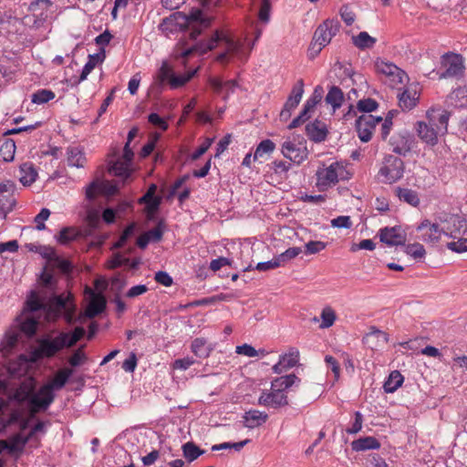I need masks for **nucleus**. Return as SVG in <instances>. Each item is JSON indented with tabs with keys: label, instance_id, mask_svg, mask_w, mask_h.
<instances>
[{
	"label": "nucleus",
	"instance_id": "44",
	"mask_svg": "<svg viewBox=\"0 0 467 467\" xmlns=\"http://www.w3.org/2000/svg\"><path fill=\"white\" fill-rule=\"evenodd\" d=\"M275 148V144L269 139L262 140L256 147L254 153V161H257L265 155L271 154Z\"/></svg>",
	"mask_w": 467,
	"mask_h": 467
},
{
	"label": "nucleus",
	"instance_id": "28",
	"mask_svg": "<svg viewBox=\"0 0 467 467\" xmlns=\"http://www.w3.org/2000/svg\"><path fill=\"white\" fill-rule=\"evenodd\" d=\"M400 107L403 110L412 109L419 100V94L416 89L407 88L398 95Z\"/></svg>",
	"mask_w": 467,
	"mask_h": 467
},
{
	"label": "nucleus",
	"instance_id": "42",
	"mask_svg": "<svg viewBox=\"0 0 467 467\" xmlns=\"http://www.w3.org/2000/svg\"><path fill=\"white\" fill-rule=\"evenodd\" d=\"M207 341L203 337H196L192 342V351L194 353L195 356L199 358H207L209 357L211 351L213 350L212 348H209L206 346Z\"/></svg>",
	"mask_w": 467,
	"mask_h": 467
},
{
	"label": "nucleus",
	"instance_id": "55",
	"mask_svg": "<svg viewBox=\"0 0 467 467\" xmlns=\"http://www.w3.org/2000/svg\"><path fill=\"white\" fill-rule=\"evenodd\" d=\"M86 331L82 327H77L72 333H67V337H66L67 348L73 347L78 340H80Z\"/></svg>",
	"mask_w": 467,
	"mask_h": 467
},
{
	"label": "nucleus",
	"instance_id": "30",
	"mask_svg": "<svg viewBox=\"0 0 467 467\" xmlns=\"http://www.w3.org/2000/svg\"><path fill=\"white\" fill-rule=\"evenodd\" d=\"M67 163L77 168L84 167L86 163L85 153L79 147L70 146L67 149Z\"/></svg>",
	"mask_w": 467,
	"mask_h": 467
},
{
	"label": "nucleus",
	"instance_id": "35",
	"mask_svg": "<svg viewBox=\"0 0 467 467\" xmlns=\"http://www.w3.org/2000/svg\"><path fill=\"white\" fill-rule=\"evenodd\" d=\"M376 42L377 39L375 37L370 36L365 31H362L357 36H352L353 45L361 50L373 47Z\"/></svg>",
	"mask_w": 467,
	"mask_h": 467
},
{
	"label": "nucleus",
	"instance_id": "11",
	"mask_svg": "<svg viewBox=\"0 0 467 467\" xmlns=\"http://www.w3.org/2000/svg\"><path fill=\"white\" fill-rule=\"evenodd\" d=\"M173 17H180L183 20L185 25H192L193 23H198L200 26H208L209 22L202 17V12L201 9L195 8L192 9L189 15H183L182 13H175L173 16L170 17H166L162 20V23L160 25V28L162 30H167L168 25H171L173 23Z\"/></svg>",
	"mask_w": 467,
	"mask_h": 467
},
{
	"label": "nucleus",
	"instance_id": "46",
	"mask_svg": "<svg viewBox=\"0 0 467 467\" xmlns=\"http://www.w3.org/2000/svg\"><path fill=\"white\" fill-rule=\"evenodd\" d=\"M321 324L320 328H328L332 327L337 319L335 310L331 306H326L321 311Z\"/></svg>",
	"mask_w": 467,
	"mask_h": 467
},
{
	"label": "nucleus",
	"instance_id": "13",
	"mask_svg": "<svg viewBox=\"0 0 467 467\" xmlns=\"http://www.w3.org/2000/svg\"><path fill=\"white\" fill-rule=\"evenodd\" d=\"M442 232L452 239L464 236L467 234V220L459 215H451L443 225Z\"/></svg>",
	"mask_w": 467,
	"mask_h": 467
},
{
	"label": "nucleus",
	"instance_id": "63",
	"mask_svg": "<svg viewBox=\"0 0 467 467\" xmlns=\"http://www.w3.org/2000/svg\"><path fill=\"white\" fill-rule=\"evenodd\" d=\"M146 234L149 236L150 242H160L162 239L163 235L162 223L160 222L153 229H150L148 232H146Z\"/></svg>",
	"mask_w": 467,
	"mask_h": 467
},
{
	"label": "nucleus",
	"instance_id": "17",
	"mask_svg": "<svg viewBox=\"0 0 467 467\" xmlns=\"http://www.w3.org/2000/svg\"><path fill=\"white\" fill-rule=\"evenodd\" d=\"M436 123L418 121L416 123V131L420 139L431 146L438 143V135L441 134L439 130L435 127Z\"/></svg>",
	"mask_w": 467,
	"mask_h": 467
},
{
	"label": "nucleus",
	"instance_id": "25",
	"mask_svg": "<svg viewBox=\"0 0 467 467\" xmlns=\"http://www.w3.org/2000/svg\"><path fill=\"white\" fill-rule=\"evenodd\" d=\"M174 76V72L171 67L168 64L167 61H163L161 67L158 69L155 78H154V87L159 90H161L163 86L166 83H169L171 86V78Z\"/></svg>",
	"mask_w": 467,
	"mask_h": 467
},
{
	"label": "nucleus",
	"instance_id": "38",
	"mask_svg": "<svg viewBox=\"0 0 467 467\" xmlns=\"http://www.w3.org/2000/svg\"><path fill=\"white\" fill-rule=\"evenodd\" d=\"M16 153V143L12 139H5L0 144V160L4 161H11L14 160Z\"/></svg>",
	"mask_w": 467,
	"mask_h": 467
},
{
	"label": "nucleus",
	"instance_id": "52",
	"mask_svg": "<svg viewBox=\"0 0 467 467\" xmlns=\"http://www.w3.org/2000/svg\"><path fill=\"white\" fill-rule=\"evenodd\" d=\"M379 107V103L373 99H360L357 103V109L360 112L370 113L376 110Z\"/></svg>",
	"mask_w": 467,
	"mask_h": 467
},
{
	"label": "nucleus",
	"instance_id": "19",
	"mask_svg": "<svg viewBox=\"0 0 467 467\" xmlns=\"http://www.w3.org/2000/svg\"><path fill=\"white\" fill-rule=\"evenodd\" d=\"M427 118L432 123H436L435 127L441 134L447 132L450 112L441 109H431L427 111Z\"/></svg>",
	"mask_w": 467,
	"mask_h": 467
},
{
	"label": "nucleus",
	"instance_id": "60",
	"mask_svg": "<svg viewBox=\"0 0 467 467\" xmlns=\"http://www.w3.org/2000/svg\"><path fill=\"white\" fill-rule=\"evenodd\" d=\"M20 337V332L19 331H9L5 334V340H4V348L6 350H9L13 348L18 342Z\"/></svg>",
	"mask_w": 467,
	"mask_h": 467
},
{
	"label": "nucleus",
	"instance_id": "61",
	"mask_svg": "<svg viewBox=\"0 0 467 467\" xmlns=\"http://www.w3.org/2000/svg\"><path fill=\"white\" fill-rule=\"evenodd\" d=\"M271 2L270 0H262V4L258 13V18L263 23H268L270 20Z\"/></svg>",
	"mask_w": 467,
	"mask_h": 467
},
{
	"label": "nucleus",
	"instance_id": "58",
	"mask_svg": "<svg viewBox=\"0 0 467 467\" xmlns=\"http://www.w3.org/2000/svg\"><path fill=\"white\" fill-rule=\"evenodd\" d=\"M82 348L83 347L78 348L69 358L68 363L70 366L78 367L87 361L88 358Z\"/></svg>",
	"mask_w": 467,
	"mask_h": 467
},
{
	"label": "nucleus",
	"instance_id": "22",
	"mask_svg": "<svg viewBox=\"0 0 467 467\" xmlns=\"http://www.w3.org/2000/svg\"><path fill=\"white\" fill-rule=\"evenodd\" d=\"M106 304L105 296L101 293L96 294L92 292L91 300L85 311L86 316L88 318H93L99 316L105 310Z\"/></svg>",
	"mask_w": 467,
	"mask_h": 467
},
{
	"label": "nucleus",
	"instance_id": "37",
	"mask_svg": "<svg viewBox=\"0 0 467 467\" xmlns=\"http://www.w3.org/2000/svg\"><path fill=\"white\" fill-rule=\"evenodd\" d=\"M37 172L30 163H24L20 166V182L23 185H31L36 179Z\"/></svg>",
	"mask_w": 467,
	"mask_h": 467
},
{
	"label": "nucleus",
	"instance_id": "24",
	"mask_svg": "<svg viewBox=\"0 0 467 467\" xmlns=\"http://www.w3.org/2000/svg\"><path fill=\"white\" fill-rule=\"evenodd\" d=\"M267 419L268 415L265 412L250 410L243 416L244 426L248 429H254L265 423Z\"/></svg>",
	"mask_w": 467,
	"mask_h": 467
},
{
	"label": "nucleus",
	"instance_id": "26",
	"mask_svg": "<svg viewBox=\"0 0 467 467\" xmlns=\"http://www.w3.org/2000/svg\"><path fill=\"white\" fill-rule=\"evenodd\" d=\"M156 191V184H150L147 192L139 201L140 203L147 204V210L149 213L157 212L161 203V197L155 195Z\"/></svg>",
	"mask_w": 467,
	"mask_h": 467
},
{
	"label": "nucleus",
	"instance_id": "48",
	"mask_svg": "<svg viewBox=\"0 0 467 467\" xmlns=\"http://www.w3.org/2000/svg\"><path fill=\"white\" fill-rule=\"evenodd\" d=\"M38 321L34 317H26L19 324V332L26 334L27 337H33L37 329Z\"/></svg>",
	"mask_w": 467,
	"mask_h": 467
},
{
	"label": "nucleus",
	"instance_id": "33",
	"mask_svg": "<svg viewBox=\"0 0 467 467\" xmlns=\"http://www.w3.org/2000/svg\"><path fill=\"white\" fill-rule=\"evenodd\" d=\"M104 57H105L104 54L103 55H100V54L88 55V60L85 64V66L82 69V72H81L78 81L76 82V84H79L82 81H84L88 78L89 73L95 68L97 64L99 62L103 61Z\"/></svg>",
	"mask_w": 467,
	"mask_h": 467
},
{
	"label": "nucleus",
	"instance_id": "6",
	"mask_svg": "<svg viewBox=\"0 0 467 467\" xmlns=\"http://www.w3.org/2000/svg\"><path fill=\"white\" fill-rule=\"evenodd\" d=\"M441 64L445 71L440 75V78H456L463 73V58L459 54L451 52L444 54L441 57Z\"/></svg>",
	"mask_w": 467,
	"mask_h": 467
},
{
	"label": "nucleus",
	"instance_id": "27",
	"mask_svg": "<svg viewBox=\"0 0 467 467\" xmlns=\"http://www.w3.org/2000/svg\"><path fill=\"white\" fill-rule=\"evenodd\" d=\"M380 446V442L375 437L372 436L362 437L351 442V449L354 451L379 450Z\"/></svg>",
	"mask_w": 467,
	"mask_h": 467
},
{
	"label": "nucleus",
	"instance_id": "5",
	"mask_svg": "<svg viewBox=\"0 0 467 467\" xmlns=\"http://www.w3.org/2000/svg\"><path fill=\"white\" fill-rule=\"evenodd\" d=\"M375 67L379 73L385 76V83L392 88H397L400 84H403L408 78L406 72L393 63L377 60Z\"/></svg>",
	"mask_w": 467,
	"mask_h": 467
},
{
	"label": "nucleus",
	"instance_id": "62",
	"mask_svg": "<svg viewBox=\"0 0 467 467\" xmlns=\"http://www.w3.org/2000/svg\"><path fill=\"white\" fill-rule=\"evenodd\" d=\"M331 226L335 228L349 229L352 226L350 216L340 215L331 220Z\"/></svg>",
	"mask_w": 467,
	"mask_h": 467
},
{
	"label": "nucleus",
	"instance_id": "15",
	"mask_svg": "<svg viewBox=\"0 0 467 467\" xmlns=\"http://www.w3.org/2000/svg\"><path fill=\"white\" fill-rule=\"evenodd\" d=\"M258 404L268 408L278 409L286 406L288 404V399L281 389H272L270 392H262L258 399Z\"/></svg>",
	"mask_w": 467,
	"mask_h": 467
},
{
	"label": "nucleus",
	"instance_id": "23",
	"mask_svg": "<svg viewBox=\"0 0 467 467\" xmlns=\"http://www.w3.org/2000/svg\"><path fill=\"white\" fill-rule=\"evenodd\" d=\"M37 395L38 391L34 393L32 389L26 390L20 388L14 393L13 399L18 403H24L27 401L30 405V418H33L36 413L43 411L42 408L37 407L32 402L33 399Z\"/></svg>",
	"mask_w": 467,
	"mask_h": 467
},
{
	"label": "nucleus",
	"instance_id": "59",
	"mask_svg": "<svg viewBox=\"0 0 467 467\" xmlns=\"http://www.w3.org/2000/svg\"><path fill=\"white\" fill-rule=\"evenodd\" d=\"M327 244L322 241H310L305 244L306 254H315L324 250Z\"/></svg>",
	"mask_w": 467,
	"mask_h": 467
},
{
	"label": "nucleus",
	"instance_id": "2",
	"mask_svg": "<svg viewBox=\"0 0 467 467\" xmlns=\"http://www.w3.org/2000/svg\"><path fill=\"white\" fill-rule=\"evenodd\" d=\"M351 173L338 161L332 162L328 166L322 165L316 171V186L320 192L327 191L339 181H348Z\"/></svg>",
	"mask_w": 467,
	"mask_h": 467
},
{
	"label": "nucleus",
	"instance_id": "57",
	"mask_svg": "<svg viewBox=\"0 0 467 467\" xmlns=\"http://www.w3.org/2000/svg\"><path fill=\"white\" fill-rule=\"evenodd\" d=\"M302 253V249L300 247H290L286 249L284 253L277 255L280 263L284 265L285 263L290 261L291 259L296 257Z\"/></svg>",
	"mask_w": 467,
	"mask_h": 467
},
{
	"label": "nucleus",
	"instance_id": "43",
	"mask_svg": "<svg viewBox=\"0 0 467 467\" xmlns=\"http://www.w3.org/2000/svg\"><path fill=\"white\" fill-rule=\"evenodd\" d=\"M80 236L79 231L75 227H64L60 230L57 242L61 244H67Z\"/></svg>",
	"mask_w": 467,
	"mask_h": 467
},
{
	"label": "nucleus",
	"instance_id": "3",
	"mask_svg": "<svg viewBox=\"0 0 467 467\" xmlns=\"http://www.w3.org/2000/svg\"><path fill=\"white\" fill-rule=\"evenodd\" d=\"M404 161L394 155H385L382 165L378 172L379 179L383 183H394L403 177Z\"/></svg>",
	"mask_w": 467,
	"mask_h": 467
},
{
	"label": "nucleus",
	"instance_id": "54",
	"mask_svg": "<svg viewBox=\"0 0 467 467\" xmlns=\"http://www.w3.org/2000/svg\"><path fill=\"white\" fill-rule=\"evenodd\" d=\"M457 241H452L447 244L448 249L456 252V253H462L467 252V237L460 236L456 237Z\"/></svg>",
	"mask_w": 467,
	"mask_h": 467
},
{
	"label": "nucleus",
	"instance_id": "20",
	"mask_svg": "<svg viewBox=\"0 0 467 467\" xmlns=\"http://www.w3.org/2000/svg\"><path fill=\"white\" fill-rule=\"evenodd\" d=\"M306 132L309 140L315 142L324 141L327 136L326 124L317 119L306 124Z\"/></svg>",
	"mask_w": 467,
	"mask_h": 467
},
{
	"label": "nucleus",
	"instance_id": "36",
	"mask_svg": "<svg viewBox=\"0 0 467 467\" xmlns=\"http://www.w3.org/2000/svg\"><path fill=\"white\" fill-rule=\"evenodd\" d=\"M343 101L344 94L342 90L337 86H332L326 96V102L331 105L334 109H337L341 107Z\"/></svg>",
	"mask_w": 467,
	"mask_h": 467
},
{
	"label": "nucleus",
	"instance_id": "18",
	"mask_svg": "<svg viewBox=\"0 0 467 467\" xmlns=\"http://www.w3.org/2000/svg\"><path fill=\"white\" fill-rule=\"evenodd\" d=\"M417 231L421 233V240L426 243H435L441 238L442 227L437 223H431L429 220H423L418 226Z\"/></svg>",
	"mask_w": 467,
	"mask_h": 467
},
{
	"label": "nucleus",
	"instance_id": "9",
	"mask_svg": "<svg viewBox=\"0 0 467 467\" xmlns=\"http://www.w3.org/2000/svg\"><path fill=\"white\" fill-rule=\"evenodd\" d=\"M304 93V81L302 78L298 79L293 87L290 95L288 96L283 109L280 112V119L287 120L291 117L292 110L296 109Z\"/></svg>",
	"mask_w": 467,
	"mask_h": 467
},
{
	"label": "nucleus",
	"instance_id": "53",
	"mask_svg": "<svg viewBox=\"0 0 467 467\" xmlns=\"http://www.w3.org/2000/svg\"><path fill=\"white\" fill-rule=\"evenodd\" d=\"M405 253L414 259H421L425 256L426 251L422 244L414 243L406 246Z\"/></svg>",
	"mask_w": 467,
	"mask_h": 467
},
{
	"label": "nucleus",
	"instance_id": "64",
	"mask_svg": "<svg viewBox=\"0 0 467 467\" xmlns=\"http://www.w3.org/2000/svg\"><path fill=\"white\" fill-rule=\"evenodd\" d=\"M213 142V139L206 138L204 141L195 150V151L191 155L192 161L198 160L202 155H203L211 145Z\"/></svg>",
	"mask_w": 467,
	"mask_h": 467
},
{
	"label": "nucleus",
	"instance_id": "41",
	"mask_svg": "<svg viewBox=\"0 0 467 467\" xmlns=\"http://www.w3.org/2000/svg\"><path fill=\"white\" fill-rule=\"evenodd\" d=\"M183 457L192 462L204 453L203 450H201L194 442L188 441L182 447Z\"/></svg>",
	"mask_w": 467,
	"mask_h": 467
},
{
	"label": "nucleus",
	"instance_id": "7",
	"mask_svg": "<svg viewBox=\"0 0 467 467\" xmlns=\"http://www.w3.org/2000/svg\"><path fill=\"white\" fill-rule=\"evenodd\" d=\"M392 151L400 156H406L414 148L416 141L414 136L408 130L394 133L389 140Z\"/></svg>",
	"mask_w": 467,
	"mask_h": 467
},
{
	"label": "nucleus",
	"instance_id": "32",
	"mask_svg": "<svg viewBox=\"0 0 467 467\" xmlns=\"http://www.w3.org/2000/svg\"><path fill=\"white\" fill-rule=\"evenodd\" d=\"M130 163L126 161L117 160L109 168V171L114 176L127 179L130 176L131 170L130 168Z\"/></svg>",
	"mask_w": 467,
	"mask_h": 467
},
{
	"label": "nucleus",
	"instance_id": "1",
	"mask_svg": "<svg viewBox=\"0 0 467 467\" xmlns=\"http://www.w3.org/2000/svg\"><path fill=\"white\" fill-rule=\"evenodd\" d=\"M72 374V368H64L59 369L50 382L43 385L38 389V395L33 399L32 402L42 408L43 411L47 410L55 400L54 390L61 389Z\"/></svg>",
	"mask_w": 467,
	"mask_h": 467
},
{
	"label": "nucleus",
	"instance_id": "34",
	"mask_svg": "<svg viewBox=\"0 0 467 467\" xmlns=\"http://www.w3.org/2000/svg\"><path fill=\"white\" fill-rule=\"evenodd\" d=\"M403 380L404 378L401 373L398 370H393L384 383L383 388L385 392L393 393L402 385Z\"/></svg>",
	"mask_w": 467,
	"mask_h": 467
},
{
	"label": "nucleus",
	"instance_id": "40",
	"mask_svg": "<svg viewBox=\"0 0 467 467\" xmlns=\"http://www.w3.org/2000/svg\"><path fill=\"white\" fill-rule=\"evenodd\" d=\"M26 310L36 312L39 310L47 311V304H45L38 296L36 291H31L26 302Z\"/></svg>",
	"mask_w": 467,
	"mask_h": 467
},
{
	"label": "nucleus",
	"instance_id": "4",
	"mask_svg": "<svg viewBox=\"0 0 467 467\" xmlns=\"http://www.w3.org/2000/svg\"><path fill=\"white\" fill-rule=\"evenodd\" d=\"M67 332H61L54 338H42L38 342V348L34 351L36 358H52L57 352L67 348Z\"/></svg>",
	"mask_w": 467,
	"mask_h": 467
},
{
	"label": "nucleus",
	"instance_id": "16",
	"mask_svg": "<svg viewBox=\"0 0 467 467\" xmlns=\"http://www.w3.org/2000/svg\"><path fill=\"white\" fill-rule=\"evenodd\" d=\"M282 153L296 164H301L308 155L306 147L286 140L282 144Z\"/></svg>",
	"mask_w": 467,
	"mask_h": 467
},
{
	"label": "nucleus",
	"instance_id": "39",
	"mask_svg": "<svg viewBox=\"0 0 467 467\" xmlns=\"http://www.w3.org/2000/svg\"><path fill=\"white\" fill-rule=\"evenodd\" d=\"M397 196L400 200L416 207L420 204V198L417 192L408 189L398 187L396 189Z\"/></svg>",
	"mask_w": 467,
	"mask_h": 467
},
{
	"label": "nucleus",
	"instance_id": "31",
	"mask_svg": "<svg viewBox=\"0 0 467 467\" xmlns=\"http://www.w3.org/2000/svg\"><path fill=\"white\" fill-rule=\"evenodd\" d=\"M300 381V379L295 374H289L275 379L271 385L272 389H281V391L284 392L293 385L298 386Z\"/></svg>",
	"mask_w": 467,
	"mask_h": 467
},
{
	"label": "nucleus",
	"instance_id": "8",
	"mask_svg": "<svg viewBox=\"0 0 467 467\" xmlns=\"http://www.w3.org/2000/svg\"><path fill=\"white\" fill-rule=\"evenodd\" d=\"M379 122H382L381 117H374L370 114L359 116L356 119V130L359 140L362 142L369 141L377 124Z\"/></svg>",
	"mask_w": 467,
	"mask_h": 467
},
{
	"label": "nucleus",
	"instance_id": "51",
	"mask_svg": "<svg viewBox=\"0 0 467 467\" xmlns=\"http://www.w3.org/2000/svg\"><path fill=\"white\" fill-rule=\"evenodd\" d=\"M196 69L192 70V71H189L183 75H180V76H176L174 74V76L171 78V88H181L182 87L183 85H185L188 81H190L193 76L195 75L196 73Z\"/></svg>",
	"mask_w": 467,
	"mask_h": 467
},
{
	"label": "nucleus",
	"instance_id": "29",
	"mask_svg": "<svg viewBox=\"0 0 467 467\" xmlns=\"http://www.w3.org/2000/svg\"><path fill=\"white\" fill-rule=\"evenodd\" d=\"M68 300L69 296L64 297L62 295L54 296L47 304V312L52 314L56 317H58L63 309H66L67 306L70 305Z\"/></svg>",
	"mask_w": 467,
	"mask_h": 467
},
{
	"label": "nucleus",
	"instance_id": "12",
	"mask_svg": "<svg viewBox=\"0 0 467 467\" xmlns=\"http://www.w3.org/2000/svg\"><path fill=\"white\" fill-rule=\"evenodd\" d=\"M380 242L389 246L404 245L407 240L406 233L400 226L385 227L379 230Z\"/></svg>",
	"mask_w": 467,
	"mask_h": 467
},
{
	"label": "nucleus",
	"instance_id": "50",
	"mask_svg": "<svg viewBox=\"0 0 467 467\" xmlns=\"http://www.w3.org/2000/svg\"><path fill=\"white\" fill-rule=\"evenodd\" d=\"M39 281L44 287L49 290H54L56 288L57 280L55 279L53 273L47 270V267H44L39 276Z\"/></svg>",
	"mask_w": 467,
	"mask_h": 467
},
{
	"label": "nucleus",
	"instance_id": "49",
	"mask_svg": "<svg viewBox=\"0 0 467 467\" xmlns=\"http://www.w3.org/2000/svg\"><path fill=\"white\" fill-rule=\"evenodd\" d=\"M25 436L17 433L12 436L7 441V451L10 453L22 451L27 442H24Z\"/></svg>",
	"mask_w": 467,
	"mask_h": 467
},
{
	"label": "nucleus",
	"instance_id": "14",
	"mask_svg": "<svg viewBox=\"0 0 467 467\" xmlns=\"http://www.w3.org/2000/svg\"><path fill=\"white\" fill-rule=\"evenodd\" d=\"M118 192V186L109 181H93L86 188V198L92 201L96 198L97 193L106 196H113Z\"/></svg>",
	"mask_w": 467,
	"mask_h": 467
},
{
	"label": "nucleus",
	"instance_id": "10",
	"mask_svg": "<svg viewBox=\"0 0 467 467\" xmlns=\"http://www.w3.org/2000/svg\"><path fill=\"white\" fill-rule=\"evenodd\" d=\"M339 22L337 20H326L316 29L313 38L320 46H327L330 43L332 37L339 31Z\"/></svg>",
	"mask_w": 467,
	"mask_h": 467
},
{
	"label": "nucleus",
	"instance_id": "56",
	"mask_svg": "<svg viewBox=\"0 0 467 467\" xmlns=\"http://www.w3.org/2000/svg\"><path fill=\"white\" fill-rule=\"evenodd\" d=\"M323 88L320 86L315 88L312 96L306 101V109L312 110L322 99Z\"/></svg>",
	"mask_w": 467,
	"mask_h": 467
},
{
	"label": "nucleus",
	"instance_id": "21",
	"mask_svg": "<svg viewBox=\"0 0 467 467\" xmlns=\"http://www.w3.org/2000/svg\"><path fill=\"white\" fill-rule=\"evenodd\" d=\"M209 85L216 94L225 93L223 99H226L230 93H233L237 87V82L234 79L223 81L217 77L210 78Z\"/></svg>",
	"mask_w": 467,
	"mask_h": 467
},
{
	"label": "nucleus",
	"instance_id": "47",
	"mask_svg": "<svg viewBox=\"0 0 467 467\" xmlns=\"http://www.w3.org/2000/svg\"><path fill=\"white\" fill-rule=\"evenodd\" d=\"M299 360V351L296 348H291L288 353L280 356L279 361L283 368L289 369L295 367Z\"/></svg>",
	"mask_w": 467,
	"mask_h": 467
},
{
	"label": "nucleus",
	"instance_id": "45",
	"mask_svg": "<svg viewBox=\"0 0 467 467\" xmlns=\"http://www.w3.org/2000/svg\"><path fill=\"white\" fill-rule=\"evenodd\" d=\"M55 97L56 94L51 89L42 88L32 94L31 101L35 104L41 105L54 99Z\"/></svg>",
	"mask_w": 467,
	"mask_h": 467
}]
</instances>
